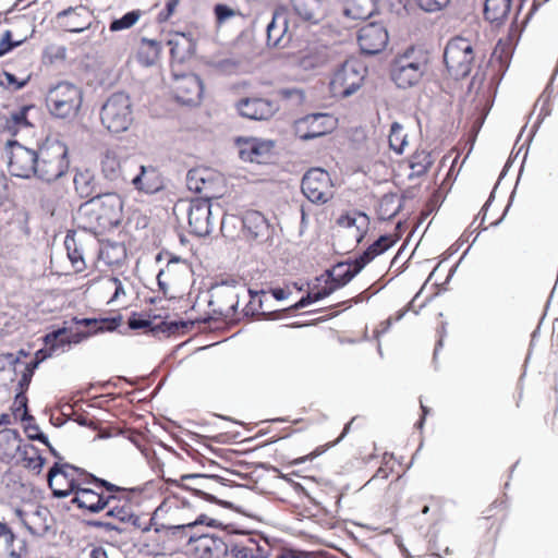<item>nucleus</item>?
<instances>
[{
	"instance_id": "obj_3",
	"label": "nucleus",
	"mask_w": 558,
	"mask_h": 558,
	"mask_svg": "<svg viewBox=\"0 0 558 558\" xmlns=\"http://www.w3.org/2000/svg\"><path fill=\"white\" fill-rule=\"evenodd\" d=\"M105 510L106 517L111 518V521L90 520L87 521V525L105 531H116L119 534L125 533L129 526L143 532L149 531V526L144 525L141 517L135 513L126 488L124 494H113V501L108 504Z\"/></svg>"
},
{
	"instance_id": "obj_40",
	"label": "nucleus",
	"mask_w": 558,
	"mask_h": 558,
	"mask_svg": "<svg viewBox=\"0 0 558 558\" xmlns=\"http://www.w3.org/2000/svg\"><path fill=\"white\" fill-rule=\"evenodd\" d=\"M64 332H65V328H58V329H54V330L48 332L44 337L45 348L38 350L35 353V359L44 357V361H45L46 359L52 356L53 354L58 353L59 351L61 352L58 341H59L60 336H62Z\"/></svg>"
},
{
	"instance_id": "obj_9",
	"label": "nucleus",
	"mask_w": 558,
	"mask_h": 558,
	"mask_svg": "<svg viewBox=\"0 0 558 558\" xmlns=\"http://www.w3.org/2000/svg\"><path fill=\"white\" fill-rule=\"evenodd\" d=\"M46 104L54 117L68 118L80 109L82 92L72 83L61 82L49 89Z\"/></svg>"
},
{
	"instance_id": "obj_13",
	"label": "nucleus",
	"mask_w": 558,
	"mask_h": 558,
	"mask_svg": "<svg viewBox=\"0 0 558 558\" xmlns=\"http://www.w3.org/2000/svg\"><path fill=\"white\" fill-rule=\"evenodd\" d=\"M187 218L191 232L197 236H207L215 226L213 204L206 198H193L189 202Z\"/></svg>"
},
{
	"instance_id": "obj_50",
	"label": "nucleus",
	"mask_w": 558,
	"mask_h": 558,
	"mask_svg": "<svg viewBox=\"0 0 558 558\" xmlns=\"http://www.w3.org/2000/svg\"><path fill=\"white\" fill-rule=\"evenodd\" d=\"M397 464V460L392 454L385 453L381 458L380 465L377 468V471L372 478L387 480L391 474L395 473Z\"/></svg>"
},
{
	"instance_id": "obj_34",
	"label": "nucleus",
	"mask_w": 558,
	"mask_h": 558,
	"mask_svg": "<svg viewBox=\"0 0 558 558\" xmlns=\"http://www.w3.org/2000/svg\"><path fill=\"white\" fill-rule=\"evenodd\" d=\"M22 448L21 435L16 429L3 428L0 430V453L10 456L19 453Z\"/></svg>"
},
{
	"instance_id": "obj_18",
	"label": "nucleus",
	"mask_w": 558,
	"mask_h": 558,
	"mask_svg": "<svg viewBox=\"0 0 558 558\" xmlns=\"http://www.w3.org/2000/svg\"><path fill=\"white\" fill-rule=\"evenodd\" d=\"M336 119L327 113H313L296 122V133L303 141L313 140L330 132Z\"/></svg>"
},
{
	"instance_id": "obj_23",
	"label": "nucleus",
	"mask_w": 558,
	"mask_h": 558,
	"mask_svg": "<svg viewBox=\"0 0 558 558\" xmlns=\"http://www.w3.org/2000/svg\"><path fill=\"white\" fill-rule=\"evenodd\" d=\"M75 193L80 198L92 199L107 194L95 172L88 168H76L73 177Z\"/></svg>"
},
{
	"instance_id": "obj_14",
	"label": "nucleus",
	"mask_w": 558,
	"mask_h": 558,
	"mask_svg": "<svg viewBox=\"0 0 558 558\" xmlns=\"http://www.w3.org/2000/svg\"><path fill=\"white\" fill-rule=\"evenodd\" d=\"M217 475H205V474H186L181 477V481H192V485H182L183 488L192 492L194 496L204 498L207 501L219 504L225 508H232V504L229 501L220 500L216 497V494L223 495L225 484L219 482Z\"/></svg>"
},
{
	"instance_id": "obj_26",
	"label": "nucleus",
	"mask_w": 558,
	"mask_h": 558,
	"mask_svg": "<svg viewBox=\"0 0 558 558\" xmlns=\"http://www.w3.org/2000/svg\"><path fill=\"white\" fill-rule=\"evenodd\" d=\"M395 241L389 235H381L373 244H371L364 252L359 254L351 260V280L375 257L386 252L393 245Z\"/></svg>"
},
{
	"instance_id": "obj_56",
	"label": "nucleus",
	"mask_w": 558,
	"mask_h": 558,
	"mask_svg": "<svg viewBox=\"0 0 558 558\" xmlns=\"http://www.w3.org/2000/svg\"><path fill=\"white\" fill-rule=\"evenodd\" d=\"M25 433L31 440H38L44 445L49 446L48 437L39 429L38 425L28 423L25 426Z\"/></svg>"
},
{
	"instance_id": "obj_47",
	"label": "nucleus",
	"mask_w": 558,
	"mask_h": 558,
	"mask_svg": "<svg viewBox=\"0 0 558 558\" xmlns=\"http://www.w3.org/2000/svg\"><path fill=\"white\" fill-rule=\"evenodd\" d=\"M141 15H142V12L140 10L129 11L123 16L112 20L109 25V29L111 32H120V31L129 29L137 23Z\"/></svg>"
},
{
	"instance_id": "obj_2",
	"label": "nucleus",
	"mask_w": 558,
	"mask_h": 558,
	"mask_svg": "<svg viewBox=\"0 0 558 558\" xmlns=\"http://www.w3.org/2000/svg\"><path fill=\"white\" fill-rule=\"evenodd\" d=\"M83 483L84 485H81L73 495L71 502L78 509L92 514L104 511L108 504L113 501V494L125 493L124 487L92 473L83 477Z\"/></svg>"
},
{
	"instance_id": "obj_16",
	"label": "nucleus",
	"mask_w": 558,
	"mask_h": 558,
	"mask_svg": "<svg viewBox=\"0 0 558 558\" xmlns=\"http://www.w3.org/2000/svg\"><path fill=\"white\" fill-rule=\"evenodd\" d=\"M329 173L322 168H312L303 175L301 189L312 203H325L328 199Z\"/></svg>"
},
{
	"instance_id": "obj_32",
	"label": "nucleus",
	"mask_w": 558,
	"mask_h": 558,
	"mask_svg": "<svg viewBox=\"0 0 558 558\" xmlns=\"http://www.w3.org/2000/svg\"><path fill=\"white\" fill-rule=\"evenodd\" d=\"M512 0H486L484 4L485 20L492 24L500 25L511 12Z\"/></svg>"
},
{
	"instance_id": "obj_58",
	"label": "nucleus",
	"mask_w": 558,
	"mask_h": 558,
	"mask_svg": "<svg viewBox=\"0 0 558 558\" xmlns=\"http://www.w3.org/2000/svg\"><path fill=\"white\" fill-rule=\"evenodd\" d=\"M378 291H379V289L376 288L375 284H372L366 290H364V291L360 292L357 295L351 298V306L368 302V300L373 295H375Z\"/></svg>"
},
{
	"instance_id": "obj_4",
	"label": "nucleus",
	"mask_w": 558,
	"mask_h": 558,
	"mask_svg": "<svg viewBox=\"0 0 558 558\" xmlns=\"http://www.w3.org/2000/svg\"><path fill=\"white\" fill-rule=\"evenodd\" d=\"M37 163L34 178L45 183L56 182L69 171V147L58 138H47L38 146Z\"/></svg>"
},
{
	"instance_id": "obj_10",
	"label": "nucleus",
	"mask_w": 558,
	"mask_h": 558,
	"mask_svg": "<svg viewBox=\"0 0 558 558\" xmlns=\"http://www.w3.org/2000/svg\"><path fill=\"white\" fill-rule=\"evenodd\" d=\"M8 157V170L11 175L21 179H32L36 173L38 148H29L15 140H9L5 144Z\"/></svg>"
},
{
	"instance_id": "obj_52",
	"label": "nucleus",
	"mask_w": 558,
	"mask_h": 558,
	"mask_svg": "<svg viewBox=\"0 0 558 558\" xmlns=\"http://www.w3.org/2000/svg\"><path fill=\"white\" fill-rule=\"evenodd\" d=\"M204 523H206L208 526H216L217 520L210 519V518L206 517L205 514H201L194 522H190L186 524L172 525V526H169L168 529L172 531V534H175L179 531H184L186 529L191 530L194 526H196L198 524H204Z\"/></svg>"
},
{
	"instance_id": "obj_38",
	"label": "nucleus",
	"mask_w": 558,
	"mask_h": 558,
	"mask_svg": "<svg viewBox=\"0 0 558 558\" xmlns=\"http://www.w3.org/2000/svg\"><path fill=\"white\" fill-rule=\"evenodd\" d=\"M433 165L430 153L426 150H416L409 159V178L421 177L427 172Z\"/></svg>"
},
{
	"instance_id": "obj_59",
	"label": "nucleus",
	"mask_w": 558,
	"mask_h": 558,
	"mask_svg": "<svg viewBox=\"0 0 558 558\" xmlns=\"http://www.w3.org/2000/svg\"><path fill=\"white\" fill-rule=\"evenodd\" d=\"M150 320L141 314L133 313L129 318V327L133 330L145 329L150 326Z\"/></svg>"
},
{
	"instance_id": "obj_36",
	"label": "nucleus",
	"mask_w": 558,
	"mask_h": 558,
	"mask_svg": "<svg viewBox=\"0 0 558 558\" xmlns=\"http://www.w3.org/2000/svg\"><path fill=\"white\" fill-rule=\"evenodd\" d=\"M161 51V44L156 39L142 38L138 50V60L146 66L156 63Z\"/></svg>"
},
{
	"instance_id": "obj_24",
	"label": "nucleus",
	"mask_w": 558,
	"mask_h": 558,
	"mask_svg": "<svg viewBox=\"0 0 558 558\" xmlns=\"http://www.w3.org/2000/svg\"><path fill=\"white\" fill-rule=\"evenodd\" d=\"M57 17L64 31L77 34L90 28L93 21L90 11L84 5L68 8L59 12Z\"/></svg>"
},
{
	"instance_id": "obj_55",
	"label": "nucleus",
	"mask_w": 558,
	"mask_h": 558,
	"mask_svg": "<svg viewBox=\"0 0 558 558\" xmlns=\"http://www.w3.org/2000/svg\"><path fill=\"white\" fill-rule=\"evenodd\" d=\"M23 40L13 41L12 40V32L5 31L0 39V57L7 54L12 51L14 48L19 47Z\"/></svg>"
},
{
	"instance_id": "obj_43",
	"label": "nucleus",
	"mask_w": 558,
	"mask_h": 558,
	"mask_svg": "<svg viewBox=\"0 0 558 558\" xmlns=\"http://www.w3.org/2000/svg\"><path fill=\"white\" fill-rule=\"evenodd\" d=\"M388 142L389 147L400 155L404 153L405 147L409 145L408 135L404 133L403 126L398 122L391 124Z\"/></svg>"
},
{
	"instance_id": "obj_25",
	"label": "nucleus",
	"mask_w": 558,
	"mask_h": 558,
	"mask_svg": "<svg viewBox=\"0 0 558 558\" xmlns=\"http://www.w3.org/2000/svg\"><path fill=\"white\" fill-rule=\"evenodd\" d=\"M138 172L130 177L129 181L138 191L146 194H155L163 187V182L159 171L153 166H137Z\"/></svg>"
},
{
	"instance_id": "obj_42",
	"label": "nucleus",
	"mask_w": 558,
	"mask_h": 558,
	"mask_svg": "<svg viewBox=\"0 0 558 558\" xmlns=\"http://www.w3.org/2000/svg\"><path fill=\"white\" fill-rule=\"evenodd\" d=\"M322 0H292L295 13L304 21L315 22Z\"/></svg>"
},
{
	"instance_id": "obj_61",
	"label": "nucleus",
	"mask_w": 558,
	"mask_h": 558,
	"mask_svg": "<svg viewBox=\"0 0 558 558\" xmlns=\"http://www.w3.org/2000/svg\"><path fill=\"white\" fill-rule=\"evenodd\" d=\"M107 284L114 288V293L110 300V302H113L119 299L120 295L125 294L123 284L120 279L117 277H109L107 279Z\"/></svg>"
},
{
	"instance_id": "obj_15",
	"label": "nucleus",
	"mask_w": 558,
	"mask_h": 558,
	"mask_svg": "<svg viewBox=\"0 0 558 558\" xmlns=\"http://www.w3.org/2000/svg\"><path fill=\"white\" fill-rule=\"evenodd\" d=\"M221 534H201L197 537L190 536L189 542L196 543V550L203 558H226L229 554L231 535L221 531Z\"/></svg>"
},
{
	"instance_id": "obj_57",
	"label": "nucleus",
	"mask_w": 558,
	"mask_h": 558,
	"mask_svg": "<svg viewBox=\"0 0 558 558\" xmlns=\"http://www.w3.org/2000/svg\"><path fill=\"white\" fill-rule=\"evenodd\" d=\"M429 511L435 519H439L442 515V501L439 498L429 497V502L423 506L422 513L427 514Z\"/></svg>"
},
{
	"instance_id": "obj_7",
	"label": "nucleus",
	"mask_w": 558,
	"mask_h": 558,
	"mask_svg": "<svg viewBox=\"0 0 558 558\" xmlns=\"http://www.w3.org/2000/svg\"><path fill=\"white\" fill-rule=\"evenodd\" d=\"M100 120L111 133L125 132L133 122V105L124 92L110 95L101 107Z\"/></svg>"
},
{
	"instance_id": "obj_45",
	"label": "nucleus",
	"mask_w": 558,
	"mask_h": 558,
	"mask_svg": "<svg viewBox=\"0 0 558 558\" xmlns=\"http://www.w3.org/2000/svg\"><path fill=\"white\" fill-rule=\"evenodd\" d=\"M376 11V0H351V19L366 20Z\"/></svg>"
},
{
	"instance_id": "obj_6",
	"label": "nucleus",
	"mask_w": 558,
	"mask_h": 558,
	"mask_svg": "<svg viewBox=\"0 0 558 558\" xmlns=\"http://www.w3.org/2000/svg\"><path fill=\"white\" fill-rule=\"evenodd\" d=\"M444 62L451 78L458 81L468 77L477 64L472 41L461 36L451 38L445 47Z\"/></svg>"
},
{
	"instance_id": "obj_35",
	"label": "nucleus",
	"mask_w": 558,
	"mask_h": 558,
	"mask_svg": "<svg viewBox=\"0 0 558 558\" xmlns=\"http://www.w3.org/2000/svg\"><path fill=\"white\" fill-rule=\"evenodd\" d=\"M349 60L345 59L341 65L335 71L330 83L329 89L333 97L345 98L349 96V83L347 82V64Z\"/></svg>"
},
{
	"instance_id": "obj_63",
	"label": "nucleus",
	"mask_w": 558,
	"mask_h": 558,
	"mask_svg": "<svg viewBox=\"0 0 558 558\" xmlns=\"http://www.w3.org/2000/svg\"><path fill=\"white\" fill-rule=\"evenodd\" d=\"M180 0H167L166 8L158 14L159 21H167L174 12Z\"/></svg>"
},
{
	"instance_id": "obj_44",
	"label": "nucleus",
	"mask_w": 558,
	"mask_h": 558,
	"mask_svg": "<svg viewBox=\"0 0 558 558\" xmlns=\"http://www.w3.org/2000/svg\"><path fill=\"white\" fill-rule=\"evenodd\" d=\"M369 218L364 213H354L351 217V236L361 243L369 230Z\"/></svg>"
},
{
	"instance_id": "obj_29",
	"label": "nucleus",
	"mask_w": 558,
	"mask_h": 558,
	"mask_svg": "<svg viewBox=\"0 0 558 558\" xmlns=\"http://www.w3.org/2000/svg\"><path fill=\"white\" fill-rule=\"evenodd\" d=\"M272 148L274 143L271 141L252 138L241 147L240 157L244 161L266 163L270 158Z\"/></svg>"
},
{
	"instance_id": "obj_37",
	"label": "nucleus",
	"mask_w": 558,
	"mask_h": 558,
	"mask_svg": "<svg viewBox=\"0 0 558 558\" xmlns=\"http://www.w3.org/2000/svg\"><path fill=\"white\" fill-rule=\"evenodd\" d=\"M22 460L25 462V468L39 474L46 463V459L39 453L38 448L31 444H24L19 452Z\"/></svg>"
},
{
	"instance_id": "obj_54",
	"label": "nucleus",
	"mask_w": 558,
	"mask_h": 558,
	"mask_svg": "<svg viewBox=\"0 0 558 558\" xmlns=\"http://www.w3.org/2000/svg\"><path fill=\"white\" fill-rule=\"evenodd\" d=\"M89 335L84 332H75L66 336V331L60 336L58 344L61 349V352H64L72 343H80L83 339L87 338Z\"/></svg>"
},
{
	"instance_id": "obj_21",
	"label": "nucleus",
	"mask_w": 558,
	"mask_h": 558,
	"mask_svg": "<svg viewBox=\"0 0 558 558\" xmlns=\"http://www.w3.org/2000/svg\"><path fill=\"white\" fill-rule=\"evenodd\" d=\"M134 167V160H121L113 150H107L100 159L101 172L111 182H129V171Z\"/></svg>"
},
{
	"instance_id": "obj_28",
	"label": "nucleus",
	"mask_w": 558,
	"mask_h": 558,
	"mask_svg": "<svg viewBox=\"0 0 558 558\" xmlns=\"http://www.w3.org/2000/svg\"><path fill=\"white\" fill-rule=\"evenodd\" d=\"M170 46L171 59L178 63H183L190 59L196 50V43L191 34L175 33L168 39Z\"/></svg>"
},
{
	"instance_id": "obj_62",
	"label": "nucleus",
	"mask_w": 558,
	"mask_h": 558,
	"mask_svg": "<svg viewBox=\"0 0 558 558\" xmlns=\"http://www.w3.org/2000/svg\"><path fill=\"white\" fill-rule=\"evenodd\" d=\"M357 65H359V69L355 66V64L351 69V72L359 76V81H356V82L351 81V89H350L351 94H353L361 86V83L364 80V74L366 73V68H364L362 64H357Z\"/></svg>"
},
{
	"instance_id": "obj_12",
	"label": "nucleus",
	"mask_w": 558,
	"mask_h": 558,
	"mask_svg": "<svg viewBox=\"0 0 558 558\" xmlns=\"http://www.w3.org/2000/svg\"><path fill=\"white\" fill-rule=\"evenodd\" d=\"M223 177L208 168L191 169L186 174V184L190 191L203 194L201 198H219L225 189Z\"/></svg>"
},
{
	"instance_id": "obj_60",
	"label": "nucleus",
	"mask_w": 558,
	"mask_h": 558,
	"mask_svg": "<svg viewBox=\"0 0 558 558\" xmlns=\"http://www.w3.org/2000/svg\"><path fill=\"white\" fill-rule=\"evenodd\" d=\"M234 14V11L227 4L219 3L215 5V15L218 23L226 22L229 17L233 16Z\"/></svg>"
},
{
	"instance_id": "obj_8",
	"label": "nucleus",
	"mask_w": 558,
	"mask_h": 558,
	"mask_svg": "<svg viewBox=\"0 0 558 558\" xmlns=\"http://www.w3.org/2000/svg\"><path fill=\"white\" fill-rule=\"evenodd\" d=\"M90 474L86 470L70 463L56 462L48 471L47 480L52 495L56 498H65L74 495L81 485L83 477Z\"/></svg>"
},
{
	"instance_id": "obj_5",
	"label": "nucleus",
	"mask_w": 558,
	"mask_h": 558,
	"mask_svg": "<svg viewBox=\"0 0 558 558\" xmlns=\"http://www.w3.org/2000/svg\"><path fill=\"white\" fill-rule=\"evenodd\" d=\"M428 69L427 57L414 47L398 53L390 65V78L399 88L417 86Z\"/></svg>"
},
{
	"instance_id": "obj_30",
	"label": "nucleus",
	"mask_w": 558,
	"mask_h": 558,
	"mask_svg": "<svg viewBox=\"0 0 558 558\" xmlns=\"http://www.w3.org/2000/svg\"><path fill=\"white\" fill-rule=\"evenodd\" d=\"M288 31V21L283 13L274 12L271 21L267 24V45L269 47H284L289 37H286Z\"/></svg>"
},
{
	"instance_id": "obj_46",
	"label": "nucleus",
	"mask_w": 558,
	"mask_h": 558,
	"mask_svg": "<svg viewBox=\"0 0 558 558\" xmlns=\"http://www.w3.org/2000/svg\"><path fill=\"white\" fill-rule=\"evenodd\" d=\"M507 509L508 507L506 498H497L485 510L484 519L486 521L494 520L500 524L507 517Z\"/></svg>"
},
{
	"instance_id": "obj_51",
	"label": "nucleus",
	"mask_w": 558,
	"mask_h": 558,
	"mask_svg": "<svg viewBox=\"0 0 558 558\" xmlns=\"http://www.w3.org/2000/svg\"><path fill=\"white\" fill-rule=\"evenodd\" d=\"M26 392H17L15 396L14 404V413L17 414L20 411H22L21 420L24 422H31L34 420V417L28 413L27 409V397L25 395Z\"/></svg>"
},
{
	"instance_id": "obj_64",
	"label": "nucleus",
	"mask_w": 558,
	"mask_h": 558,
	"mask_svg": "<svg viewBox=\"0 0 558 558\" xmlns=\"http://www.w3.org/2000/svg\"><path fill=\"white\" fill-rule=\"evenodd\" d=\"M32 378H33V374L31 373L29 369H23L22 372V376L19 380V384H17V387H19V392H26L28 387H29V384L32 381Z\"/></svg>"
},
{
	"instance_id": "obj_17",
	"label": "nucleus",
	"mask_w": 558,
	"mask_h": 558,
	"mask_svg": "<svg viewBox=\"0 0 558 558\" xmlns=\"http://www.w3.org/2000/svg\"><path fill=\"white\" fill-rule=\"evenodd\" d=\"M389 36L387 29L379 23H367L357 32V44L364 54H377L388 45Z\"/></svg>"
},
{
	"instance_id": "obj_41",
	"label": "nucleus",
	"mask_w": 558,
	"mask_h": 558,
	"mask_svg": "<svg viewBox=\"0 0 558 558\" xmlns=\"http://www.w3.org/2000/svg\"><path fill=\"white\" fill-rule=\"evenodd\" d=\"M327 61V54L324 50H307L299 58V66L304 71H313L323 66Z\"/></svg>"
},
{
	"instance_id": "obj_11",
	"label": "nucleus",
	"mask_w": 558,
	"mask_h": 558,
	"mask_svg": "<svg viewBox=\"0 0 558 558\" xmlns=\"http://www.w3.org/2000/svg\"><path fill=\"white\" fill-rule=\"evenodd\" d=\"M325 286L313 288L307 294L303 295L295 304L288 310L299 311L312 303L323 300L331 294L336 289L345 286L349 282V262H342L332 269L326 271Z\"/></svg>"
},
{
	"instance_id": "obj_22",
	"label": "nucleus",
	"mask_w": 558,
	"mask_h": 558,
	"mask_svg": "<svg viewBox=\"0 0 558 558\" xmlns=\"http://www.w3.org/2000/svg\"><path fill=\"white\" fill-rule=\"evenodd\" d=\"M278 109L277 101L265 98H244L238 102L239 113L251 120H268Z\"/></svg>"
},
{
	"instance_id": "obj_31",
	"label": "nucleus",
	"mask_w": 558,
	"mask_h": 558,
	"mask_svg": "<svg viewBox=\"0 0 558 558\" xmlns=\"http://www.w3.org/2000/svg\"><path fill=\"white\" fill-rule=\"evenodd\" d=\"M34 106H22L17 110L10 111L8 116H4L3 130L8 131L12 135H16L23 130H27L33 124L29 122L27 114Z\"/></svg>"
},
{
	"instance_id": "obj_20",
	"label": "nucleus",
	"mask_w": 558,
	"mask_h": 558,
	"mask_svg": "<svg viewBox=\"0 0 558 558\" xmlns=\"http://www.w3.org/2000/svg\"><path fill=\"white\" fill-rule=\"evenodd\" d=\"M244 236L257 243L266 242L271 235V229L266 217L257 210H247L241 218Z\"/></svg>"
},
{
	"instance_id": "obj_19",
	"label": "nucleus",
	"mask_w": 558,
	"mask_h": 558,
	"mask_svg": "<svg viewBox=\"0 0 558 558\" xmlns=\"http://www.w3.org/2000/svg\"><path fill=\"white\" fill-rule=\"evenodd\" d=\"M175 98L183 105H197L203 95V83L201 78L194 74L175 75L173 86Z\"/></svg>"
},
{
	"instance_id": "obj_49",
	"label": "nucleus",
	"mask_w": 558,
	"mask_h": 558,
	"mask_svg": "<svg viewBox=\"0 0 558 558\" xmlns=\"http://www.w3.org/2000/svg\"><path fill=\"white\" fill-rule=\"evenodd\" d=\"M3 541L5 550L10 558H21L26 553V541L23 538H17L13 532L12 539L4 536Z\"/></svg>"
},
{
	"instance_id": "obj_48",
	"label": "nucleus",
	"mask_w": 558,
	"mask_h": 558,
	"mask_svg": "<svg viewBox=\"0 0 558 558\" xmlns=\"http://www.w3.org/2000/svg\"><path fill=\"white\" fill-rule=\"evenodd\" d=\"M420 296V292L416 293V295L409 302L408 305H405L404 307L400 308L399 311H397L395 314L390 315L386 320L381 322L379 327H380V332H386L388 331V329L396 323L400 322L403 316L409 312V311H413L415 314L418 313V311L414 310L415 307V302L416 300L418 299Z\"/></svg>"
},
{
	"instance_id": "obj_53",
	"label": "nucleus",
	"mask_w": 558,
	"mask_h": 558,
	"mask_svg": "<svg viewBox=\"0 0 558 558\" xmlns=\"http://www.w3.org/2000/svg\"><path fill=\"white\" fill-rule=\"evenodd\" d=\"M451 0H415L417 7L425 12H438L445 9Z\"/></svg>"
},
{
	"instance_id": "obj_39",
	"label": "nucleus",
	"mask_w": 558,
	"mask_h": 558,
	"mask_svg": "<svg viewBox=\"0 0 558 558\" xmlns=\"http://www.w3.org/2000/svg\"><path fill=\"white\" fill-rule=\"evenodd\" d=\"M513 52V41L510 36L506 38H500L496 44L494 51L492 53V61L499 62V70H505L508 68L509 62L511 60Z\"/></svg>"
},
{
	"instance_id": "obj_33",
	"label": "nucleus",
	"mask_w": 558,
	"mask_h": 558,
	"mask_svg": "<svg viewBox=\"0 0 558 558\" xmlns=\"http://www.w3.org/2000/svg\"><path fill=\"white\" fill-rule=\"evenodd\" d=\"M64 246L68 257L76 272H81L86 268V263L83 257V250L78 246L75 240V231H68L64 239Z\"/></svg>"
},
{
	"instance_id": "obj_27",
	"label": "nucleus",
	"mask_w": 558,
	"mask_h": 558,
	"mask_svg": "<svg viewBox=\"0 0 558 558\" xmlns=\"http://www.w3.org/2000/svg\"><path fill=\"white\" fill-rule=\"evenodd\" d=\"M229 553L234 558H268L269 548L266 543L259 545L253 537L243 535L240 542L230 539Z\"/></svg>"
},
{
	"instance_id": "obj_1",
	"label": "nucleus",
	"mask_w": 558,
	"mask_h": 558,
	"mask_svg": "<svg viewBox=\"0 0 558 558\" xmlns=\"http://www.w3.org/2000/svg\"><path fill=\"white\" fill-rule=\"evenodd\" d=\"M122 209V198L117 193H107L81 204L73 220L78 229L98 234L121 223Z\"/></svg>"
}]
</instances>
